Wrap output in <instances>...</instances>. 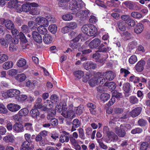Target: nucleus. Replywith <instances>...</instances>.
Returning a JSON list of instances; mask_svg holds the SVG:
<instances>
[{
	"label": "nucleus",
	"mask_w": 150,
	"mask_h": 150,
	"mask_svg": "<svg viewBox=\"0 0 150 150\" xmlns=\"http://www.w3.org/2000/svg\"><path fill=\"white\" fill-rule=\"evenodd\" d=\"M50 99L51 100H47L45 102L46 105L49 104L48 106L50 108L52 107L53 103H56L58 102L59 101V97L56 94H53L50 97Z\"/></svg>",
	"instance_id": "nucleus-7"
},
{
	"label": "nucleus",
	"mask_w": 150,
	"mask_h": 150,
	"mask_svg": "<svg viewBox=\"0 0 150 150\" xmlns=\"http://www.w3.org/2000/svg\"><path fill=\"white\" fill-rule=\"evenodd\" d=\"M32 35L33 39L36 42L39 43L42 42V37L36 31H33Z\"/></svg>",
	"instance_id": "nucleus-13"
},
{
	"label": "nucleus",
	"mask_w": 150,
	"mask_h": 150,
	"mask_svg": "<svg viewBox=\"0 0 150 150\" xmlns=\"http://www.w3.org/2000/svg\"><path fill=\"white\" fill-rule=\"evenodd\" d=\"M48 29L52 33L55 34L57 31V27L55 24H52L49 26Z\"/></svg>",
	"instance_id": "nucleus-36"
},
{
	"label": "nucleus",
	"mask_w": 150,
	"mask_h": 150,
	"mask_svg": "<svg viewBox=\"0 0 150 150\" xmlns=\"http://www.w3.org/2000/svg\"><path fill=\"white\" fill-rule=\"evenodd\" d=\"M103 133L106 134L108 137L105 141L108 143H110L112 141H117L118 139V137L114 132L112 131H110L109 129L107 127L105 126L103 128Z\"/></svg>",
	"instance_id": "nucleus-4"
},
{
	"label": "nucleus",
	"mask_w": 150,
	"mask_h": 150,
	"mask_svg": "<svg viewBox=\"0 0 150 150\" xmlns=\"http://www.w3.org/2000/svg\"><path fill=\"white\" fill-rule=\"evenodd\" d=\"M78 131L79 137L81 139L84 140L85 139L84 132L83 129L80 128L77 129Z\"/></svg>",
	"instance_id": "nucleus-41"
},
{
	"label": "nucleus",
	"mask_w": 150,
	"mask_h": 150,
	"mask_svg": "<svg viewBox=\"0 0 150 150\" xmlns=\"http://www.w3.org/2000/svg\"><path fill=\"white\" fill-rule=\"evenodd\" d=\"M112 97L119 99L122 97V95L121 93L114 91L112 93Z\"/></svg>",
	"instance_id": "nucleus-60"
},
{
	"label": "nucleus",
	"mask_w": 150,
	"mask_h": 150,
	"mask_svg": "<svg viewBox=\"0 0 150 150\" xmlns=\"http://www.w3.org/2000/svg\"><path fill=\"white\" fill-rule=\"evenodd\" d=\"M13 128L14 131L17 133L22 132L24 130L23 126L20 123H16L13 125Z\"/></svg>",
	"instance_id": "nucleus-16"
},
{
	"label": "nucleus",
	"mask_w": 150,
	"mask_h": 150,
	"mask_svg": "<svg viewBox=\"0 0 150 150\" xmlns=\"http://www.w3.org/2000/svg\"><path fill=\"white\" fill-rule=\"evenodd\" d=\"M102 76L100 73L98 72L96 76L91 79L88 82L89 84L91 86H94L96 85L103 84L105 81L104 77Z\"/></svg>",
	"instance_id": "nucleus-3"
},
{
	"label": "nucleus",
	"mask_w": 150,
	"mask_h": 150,
	"mask_svg": "<svg viewBox=\"0 0 150 150\" xmlns=\"http://www.w3.org/2000/svg\"><path fill=\"white\" fill-rule=\"evenodd\" d=\"M0 43L1 45L4 48H7L9 43L4 38L0 39Z\"/></svg>",
	"instance_id": "nucleus-48"
},
{
	"label": "nucleus",
	"mask_w": 150,
	"mask_h": 150,
	"mask_svg": "<svg viewBox=\"0 0 150 150\" xmlns=\"http://www.w3.org/2000/svg\"><path fill=\"white\" fill-rule=\"evenodd\" d=\"M31 7L29 4H23L22 9L24 12H28L31 9Z\"/></svg>",
	"instance_id": "nucleus-54"
},
{
	"label": "nucleus",
	"mask_w": 150,
	"mask_h": 150,
	"mask_svg": "<svg viewBox=\"0 0 150 150\" xmlns=\"http://www.w3.org/2000/svg\"><path fill=\"white\" fill-rule=\"evenodd\" d=\"M48 20L45 18L42 17H37L35 20L37 24L39 25H44L45 27H47L49 25L48 21L54 22V18L53 16L49 15L48 16Z\"/></svg>",
	"instance_id": "nucleus-5"
},
{
	"label": "nucleus",
	"mask_w": 150,
	"mask_h": 150,
	"mask_svg": "<svg viewBox=\"0 0 150 150\" xmlns=\"http://www.w3.org/2000/svg\"><path fill=\"white\" fill-rule=\"evenodd\" d=\"M74 110L76 114L80 115L82 113L83 109L82 106H79L75 108Z\"/></svg>",
	"instance_id": "nucleus-58"
},
{
	"label": "nucleus",
	"mask_w": 150,
	"mask_h": 150,
	"mask_svg": "<svg viewBox=\"0 0 150 150\" xmlns=\"http://www.w3.org/2000/svg\"><path fill=\"white\" fill-rule=\"evenodd\" d=\"M7 108L10 111L14 112L18 111L21 107L20 105L17 104L10 103L8 104Z\"/></svg>",
	"instance_id": "nucleus-9"
},
{
	"label": "nucleus",
	"mask_w": 150,
	"mask_h": 150,
	"mask_svg": "<svg viewBox=\"0 0 150 150\" xmlns=\"http://www.w3.org/2000/svg\"><path fill=\"white\" fill-rule=\"evenodd\" d=\"M26 76L23 73L18 74L15 77L16 79L20 82L24 81L26 79Z\"/></svg>",
	"instance_id": "nucleus-38"
},
{
	"label": "nucleus",
	"mask_w": 150,
	"mask_h": 150,
	"mask_svg": "<svg viewBox=\"0 0 150 150\" xmlns=\"http://www.w3.org/2000/svg\"><path fill=\"white\" fill-rule=\"evenodd\" d=\"M130 102L133 104L137 103L138 101L137 98L135 96H131L129 98Z\"/></svg>",
	"instance_id": "nucleus-55"
},
{
	"label": "nucleus",
	"mask_w": 150,
	"mask_h": 150,
	"mask_svg": "<svg viewBox=\"0 0 150 150\" xmlns=\"http://www.w3.org/2000/svg\"><path fill=\"white\" fill-rule=\"evenodd\" d=\"M89 25V30L88 31V35L89 36H93L95 35L97 32V28L94 25L90 24Z\"/></svg>",
	"instance_id": "nucleus-19"
},
{
	"label": "nucleus",
	"mask_w": 150,
	"mask_h": 150,
	"mask_svg": "<svg viewBox=\"0 0 150 150\" xmlns=\"http://www.w3.org/2000/svg\"><path fill=\"white\" fill-rule=\"evenodd\" d=\"M67 25L69 28L71 29H74L76 28L77 26L76 23L74 22H71L69 23Z\"/></svg>",
	"instance_id": "nucleus-59"
},
{
	"label": "nucleus",
	"mask_w": 150,
	"mask_h": 150,
	"mask_svg": "<svg viewBox=\"0 0 150 150\" xmlns=\"http://www.w3.org/2000/svg\"><path fill=\"white\" fill-rule=\"evenodd\" d=\"M8 58V56L5 54H0V64H1L7 60Z\"/></svg>",
	"instance_id": "nucleus-45"
},
{
	"label": "nucleus",
	"mask_w": 150,
	"mask_h": 150,
	"mask_svg": "<svg viewBox=\"0 0 150 150\" xmlns=\"http://www.w3.org/2000/svg\"><path fill=\"white\" fill-rule=\"evenodd\" d=\"M84 67L86 70H88L89 69H94L96 68V65L95 63L89 62L85 64L84 65Z\"/></svg>",
	"instance_id": "nucleus-21"
},
{
	"label": "nucleus",
	"mask_w": 150,
	"mask_h": 150,
	"mask_svg": "<svg viewBox=\"0 0 150 150\" xmlns=\"http://www.w3.org/2000/svg\"><path fill=\"white\" fill-rule=\"evenodd\" d=\"M43 40L45 43L49 44L52 42V38L50 35L47 34L44 36Z\"/></svg>",
	"instance_id": "nucleus-28"
},
{
	"label": "nucleus",
	"mask_w": 150,
	"mask_h": 150,
	"mask_svg": "<svg viewBox=\"0 0 150 150\" xmlns=\"http://www.w3.org/2000/svg\"><path fill=\"white\" fill-rule=\"evenodd\" d=\"M84 7V3L81 0H72L70 2L69 6L70 9L76 14Z\"/></svg>",
	"instance_id": "nucleus-2"
},
{
	"label": "nucleus",
	"mask_w": 150,
	"mask_h": 150,
	"mask_svg": "<svg viewBox=\"0 0 150 150\" xmlns=\"http://www.w3.org/2000/svg\"><path fill=\"white\" fill-rule=\"evenodd\" d=\"M30 115L35 119H37L40 115V112L37 108L33 109L30 112Z\"/></svg>",
	"instance_id": "nucleus-31"
},
{
	"label": "nucleus",
	"mask_w": 150,
	"mask_h": 150,
	"mask_svg": "<svg viewBox=\"0 0 150 150\" xmlns=\"http://www.w3.org/2000/svg\"><path fill=\"white\" fill-rule=\"evenodd\" d=\"M123 89L126 93H129L131 89V86L130 83H124L123 85Z\"/></svg>",
	"instance_id": "nucleus-37"
},
{
	"label": "nucleus",
	"mask_w": 150,
	"mask_h": 150,
	"mask_svg": "<svg viewBox=\"0 0 150 150\" xmlns=\"http://www.w3.org/2000/svg\"><path fill=\"white\" fill-rule=\"evenodd\" d=\"M119 29L121 31H124L126 29V24L122 21H119L117 23Z\"/></svg>",
	"instance_id": "nucleus-33"
},
{
	"label": "nucleus",
	"mask_w": 150,
	"mask_h": 150,
	"mask_svg": "<svg viewBox=\"0 0 150 150\" xmlns=\"http://www.w3.org/2000/svg\"><path fill=\"white\" fill-rule=\"evenodd\" d=\"M121 35L122 38L125 39L129 40L131 38L132 34L127 31H126L123 32Z\"/></svg>",
	"instance_id": "nucleus-43"
},
{
	"label": "nucleus",
	"mask_w": 150,
	"mask_h": 150,
	"mask_svg": "<svg viewBox=\"0 0 150 150\" xmlns=\"http://www.w3.org/2000/svg\"><path fill=\"white\" fill-rule=\"evenodd\" d=\"M18 37L23 42L26 43L27 42L24 35L21 32L19 33V34L18 35Z\"/></svg>",
	"instance_id": "nucleus-53"
},
{
	"label": "nucleus",
	"mask_w": 150,
	"mask_h": 150,
	"mask_svg": "<svg viewBox=\"0 0 150 150\" xmlns=\"http://www.w3.org/2000/svg\"><path fill=\"white\" fill-rule=\"evenodd\" d=\"M21 4V2L18 1L17 0H11L8 2V6L9 8H15L17 12L20 13L23 11V5Z\"/></svg>",
	"instance_id": "nucleus-6"
},
{
	"label": "nucleus",
	"mask_w": 150,
	"mask_h": 150,
	"mask_svg": "<svg viewBox=\"0 0 150 150\" xmlns=\"http://www.w3.org/2000/svg\"><path fill=\"white\" fill-rule=\"evenodd\" d=\"M110 96L107 93H104L102 94L100 96V99L104 102L107 101L110 99Z\"/></svg>",
	"instance_id": "nucleus-35"
},
{
	"label": "nucleus",
	"mask_w": 150,
	"mask_h": 150,
	"mask_svg": "<svg viewBox=\"0 0 150 150\" xmlns=\"http://www.w3.org/2000/svg\"><path fill=\"white\" fill-rule=\"evenodd\" d=\"M123 4L130 10H137L139 8L137 4L129 1H125Z\"/></svg>",
	"instance_id": "nucleus-12"
},
{
	"label": "nucleus",
	"mask_w": 150,
	"mask_h": 150,
	"mask_svg": "<svg viewBox=\"0 0 150 150\" xmlns=\"http://www.w3.org/2000/svg\"><path fill=\"white\" fill-rule=\"evenodd\" d=\"M100 40L98 38H95L92 40L89 44V46L92 48L98 47L101 43Z\"/></svg>",
	"instance_id": "nucleus-15"
},
{
	"label": "nucleus",
	"mask_w": 150,
	"mask_h": 150,
	"mask_svg": "<svg viewBox=\"0 0 150 150\" xmlns=\"http://www.w3.org/2000/svg\"><path fill=\"white\" fill-rule=\"evenodd\" d=\"M29 110L27 108H23L21 109L18 114L21 116H25L28 113Z\"/></svg>",
	"instance_id": "nucleus-34"
},
{
	"label": "nucleus",
	"mask_w": 150,
	"mask_h": 150,
	"mask_svg": "<svg viewBox=\"0 0 150 150\" xmlns=\"http://www.w3.org/2000/svg\"><path fill=\"white\" fill-rule=\"evenodd\" d=\"M144 28L143 25L141 23H139L137 24L134 31L137 34H140L143 31Z\"/></svg>",
	"instance_id": "nucleus-27"
},
{
	"label": "nucleus",
	"mask_w": 150,
	"mask_h": 150,
	"mask_svg": "<svg viewBox=\"0 0 150 150\" xmlns=\"http://www.w3.org/2000/svg\"><path fill=\"white\" fill-rule=\"evenodd\" d=\"M141 110L142 109L141 108L137 107L130 112V115L133 117H135L140 114Z\"/></svg>",
	"instance_id": "nucleus-25"
},
{
	"label": "nucleus",
	"mask_w": 150,
	"mask_h": 150,
	"mask_svg": "<svg viewBox=\"0 0 150 150\" xmlns=\"http://www.w3.org/2000/svg\"><path fill=\"white\" fill-rule=\"evenodd\" d=\"M3 139L6 143H13L14 141V136L11 134H9L4 137Z\"/></svg>",
	"instance_id": "nucleus-24"
},
{
	"label": "nucleus",
	"mask_w": 150,
	"mask_h": 150,
	"mask_svg": "<svg viewBox=\"0 0 150 150\" xmlns=\"http://www.w3.org/2000/svg\"><path fill=\"white\" fill-rule=\"evenodd\" d=\"M30 11V13L33 15H37L40 13V11L36 8H32Z\"/></svg>",
	"instance_id": "nucleus-56"
},
{
	"label": "nucleus",
	"mask_w": 150,
	"mask_h": 150,
	"mask_svg": "<svg viewBox=\"0 0 150 150\" xmlns=\"http://www.w3.org/2000/svg\"><path fill=\"white\" fill-rule=\"evenodd\" d=\"M105 86H108L110 89L114 90L116 88V85L115 83L110 82H106L104 84Z\"/></svg>",
	"instance_id": "nucleus-32"
},
{
	"label": "nucleus",
	"mask_w": 150,
	"mask_h": 150,
	"mask_svg": "<svg viewBox=\"0 0 150 150\" xmlns=\"http://www.w3.org/2000/svg\"><path fill=\"white\" fill-rule=\"evenodd\" d=\"M137 61V58L136 55H132L129 59V62L130 64H133L135 63Z\"/></svg>",
	"instance_id": "nucleus-51"
},
{
	"label": "nucleus",
	"mask_w": 150,
	"mask_h": 150,
	"mask_svg": "<svg viewBox=\"0 0 150 150\" xmlns=\"http://www.w3.org/2000/svg\"><path fill=\"white\" fill-rule=\"evenodd\" d=\"M13 63L11 61H8L5 62L2 65V68L5 70H8L12 67Z\"/></svg>",
	"instance_id": "nucleus-29"
},
{
	"label": "nucleus",
	"mask_w": 150,
	"mask_h": 150,
	"mask_svg": "<svg viewBox=\"0 0 150 150\" xmlns=\"http://www.w3.org/2000/svg\"><path fill=\"white\" fill-rule=\"evenodd\" d=\"M74 74L77 78L78 79L82 78L84 74L83 72L81 71H75L74 73Z\"/></svg>",
	"instance_id": "nucleus-50"
},
{
	"label": "nucleus",
	"mask_w": 150,
	"mask_h": 150,
	"mask_svg": "<svg viewBox=\"0 0 150 150\" xmlns=\"http://www.w3.org/2000/svg\"><path fill=\"white\" fill-rule=\"evenodd\" d=\"M4 23L6 27L8 30L12 29L14 27L13 23L11 21L9 20H4Z\"/></svg>",
	"instance_id": "nucleus-26"
},
{
	"label": "nucleus",
	"mask_w": 150,
	"mask_h": 150,
	"mask_svg": "<svg viewBox=\"0 0 150 150\" xmlns=\"http://www.w3.org/2000/svg\"><path fill=\"white\" fill-rule=\"evenodd\" d=\"M69 140V137L64 135H61L59 138V141L62 143L68 142Z\"/></svg>",
	"instance_id": "nucleus-40"
},
{
	"label": "nucleus",
	"mask_w": 150,
	"mask_h": 150,
	"mask_svg": "<svg viewBox=\"0 0 150 150\" xmlns=\"http://www.w3.org/2000/svg\"><path fill=\"white\" fill-rule=\"evenodd\" d=\"M26 61L25 59L21 58L18 60L16 64L18 67H24L25 69H26L28 67V66L26 65Z\"/></svg>",
	"instance_id": "nucleus-18"
},
{
	"label": "nucleus",
	"mask_w": 150,
	"mask_h": 150,
	"mask_svg": "<svg viewBox=\"0 0 150 150\" xmlns=\"http://www.w3.org/2000/svg\"><path fill=\"white\" fill-rule=\"evenodd\" d=\"M17 70L12 69L9 71V74L12 76H14L18 73Z\"/></svg>",
	"instance_id": "nucleus-64"
},
{
	"label": "nucleus",
	"mask_w": 150,
	"mask_h": 150,
	"mask_svg": "<svg viewBox=\"0 0 150 150\" xmlns=\"http://www.w3.org/2000/svg\"><path fill=\"white\" fill-rule=\"evenodd\" d=\"M44 25H40L37 28V30L38 33L39 34L44 35L47 34L48 31Z\"/></svg>",
	"instance_id": "nucleus-23"
},
{
	"label": "nucleus",
	"mask_w": 150,
	"mask_h": 150,
	"mask_svg": "<svg viewBox=\"0 0 150 150\" xmlns=\"http://www.w3.org/2000/svg\"><path fill=\"white\" fill-rule=\"evenodd\" d=\"M73 18L72 15L71 13L66 14L62 16V19L65 21L71 20Z\"/></svg>",
	"instance_id": "nucleus-44"
},
{
	"label": "nucleus",
	"mask_w": 150,
	"mask_h": 150,
	"mask_svg": "<svg viewBox=\"0 0 150 150\" xmlns=\"http://www.w3.org/2000/svg\"><path fill=\"white\" fill-rule=\"evenodd\" d=\"M115 130L116 133L120 137H124L126 134L125 130L121 129L120 127H116L115 128Z\"/></svg>",
	"instance_id": "nucleus-20"
},
{
	"label": "nucleus",
	"mask_w": 150,
	"mask_h": 150,
	"mask_svg": "<svg viewBox=\"0 0 150 150\" xmlns=\"http://www.w3.org/2000/svg\"><path fill=\"white\" fill-rule=\"evenodd\" d=\"M8 112V110L6 107L2 104H0V113L6 114Z\"/></svg>",
	"instance_id": "nucleus-52"
},
{
	"label": "nucleus",
	"mask_w": 150,
	"mask_h": 150,
	"mask_svg": "<svg viewBox=\"0 0 150 150\" xmlns=\"http://www.w3.org/2000/svg\"><path fill=\"white\" fill-rule=\"evenodd\" d=\"M148 145V144L147 142L143 143L141 145L140 150H146Z\"/></svg>",
	"instance_id": "nucleus-63"
},
{
	"label": "nucleus",
	"mask_w": 150,
	"mask_h": 150,
	"mask_svg": "<svg viewBox=\"0 0 150 150\" xmlns=\"http://www.w3.org/2000/svg\"><path fill=\"white\" fill-rule=\"evenodd\" d=\"M34 148L33 145L30 146V143L28 141H24L22 143L20 150H31Z\"/></svg>",
	"instance_id": "nucleus-17"
},
{
	"label": "nucleus",
	"mask_w": 150,
	"mask_h": 150,
	"mask_svg": "<svg viewBox=\"0 0 150 150\" xmlns=\"http://www.w3.org/2000/svg\"><path fill=\"white\" fill-rule=\"evenodd\" d=\"M145 64V61L141 60L139 61L134 67V69L137 71L141 72L144 69V67Z\"/></svg>",
	"instance_id": "nucleus-10"
},
{
	"label": "nucleus",
	"mask_w": 150,
	"mask_h": 150,
	"mask_svg": "<svg viewBox=\"0 0 150 150\" xmlns=\"http://www.w3.org/2000/svg\"><path fill=\"white\" fill-rule=\"evenodd\" d=\"M79 11L76 12V16L80 17L81 18L86 17L89 14V12L88 10H82V9L79 10Z\"/></svg>",
	"instance_id": "nucleus-14"
},
{
	"label": "nucleus",
	"mask_w": 150,
	"mask_h": 150,
	"mask_svg": "<svg viewBox=\"0 0 150 150\" xmlns=\"http://www.w3.org/2000/svg\"><path fill=\"white\" fill-rule=\"evenodd\" d=\"M100 73L102 74L101 76L103 77V76L105 77L108 80L112 81L115 76V73L112 71H108L103 73Z\"/></svg>",
	"instance_id": "nucleus-8"
},
{
	"label": "nucleus",
	"mask_w": 150,
	"mask_h": 150,
	"mask_svg": "<svg viewBox=\"0 0 150 150\" xmlns=\"http://www.w3.org/2000/svg\"><path fill=\"white\" fill-rule=\"evenodd\" d=\"M90 24H86L83 25L81 28V30L82 32L88 35V29H89Z\"/></svg>",
	"instance_id": "nucleus-49"
},
{
	"label": "nucleus",
	"mask_w": 150,
	"mask_h": 150,
	"mask_svg": "<svg viewBox=\"0 0 150 150\" xmlns=\"http://www.w3.org/2000/svg\"><path fill=\"white\" fill-rule=\"evenodd\" d=\"M8 93L9 97H16L19 96L21 94V91L18 90L13 89L8 91Z\"/></svg>",
	"instance_id": "nucleus-11"
},
{
	"label": "nucleus",
	"mask_w": 150,
	"mask_h": 150,
	"mask_svg": "<svg viewBox=\"0 0 150 150\" xmlns=\"http://www.w3.org/2000/svg\"><path fill=\"white\" fill-rule=\"evenodd\" d=\"M42 100L40 97H38L37 98L35 101V108H41L42 104Z\"/></svg>",
	"instance_id": "nucleus-39"
},
{
	"label": "nucleus",
	"mask_w": 150,
	"mask_h": 150,
	"mask_svg": "<svg viewBox=\"0 0 150 150\" xmlns=\"http://www.w3.org/2000/svg\"><path fill=\"white\" fill-rule=\"evenodd\" d=\"M143 131L142 129L140 128H137L132 130L131 133L133 134H139L141 133Z\"/></svg>",
	"instance_id": "nucleus-61"
},
{
	"label": "nucleus",
	"mask_w": 150,
	"mask_h": 150,
	"mask_svg": "<svg viewBox=\"0 0 150 150\" xmlns=\"http://www.w3.org/2000/svg\"><path fill=\"white\" fill-rule=\"evenodd\" d=\"M131 16L134 18L139 19L142 17V15L140 13L136 12H133L131 13Z\"/></svg>",
	"instance_id": "nucleus-47"
},
{
	"label": "nucleus",
	"mask_w": 150,
	"mask_h": 150,
	"mask_svg": "<svg viewBox=\"0 0 150 150\" xmlns=\"http://www.w3.org/2000/svg\"><path fill=\"white\" fill-rule=\"evenodd\" d=\"M129 81L132 82H133L135 83L139 82V79L138 77H136L134 76H132L130 77Z\"/></svg>",
	"instance_id": "nucleus-57"
},
{
	"label": "nucleus",
	"mask_w": 150,
	"mask_h": 150,
	"mask_svg": "<svg viewBox=\"0 0 150 150\" xmlns=\"http://www.w3.org/2000/svg\"><path fill=\"white\" fill-rule=\"evenodd\" d=\"M73 106L72 105H70L68 108L62 109L60 105H57L55 108V110L57 112H60L62 110V115L65 118L70 117L73 118L75 117V115L74 113Z\"/></svg>",
	"instance_id": "nucleus-1"
},
{
	"label": "nucleus",
	"mask_w": 150,
	"mask_h": 150,
	"mask_svg": "<svg viewBox=\"0 0 150 150\" xmlns=\"http://www.w3.org/2000/svg\"><path fill=\"white\" fill-rule=\"evenodd\" d=\"M28 25L30 28L33 30H36L37 26L36 22L33 21H29L28 23Z\"/></svg>",
	"instance_id": "nucleus-46"
},
{
	"label": "nucleus",
	"mask_w": 150,
	"mask_h": 150,
	"mask_svg": "<svg viewBox=\"0 0 150 150\" xmlns=\"http://www.w3.org/2000/svg\"><path fill=\"white\" fill-rule=\"evenodd\" d=\"M71 144L73 146V148L76 150H81V148L80 146L78 144L76 140L72 139L71 140Z\"/></svg>",
	"instance_id": "nucleus-30"
},
{
	"label": "nucleus",
	"mask_w": 150,
	"mask_h": 150,
	"mask_svg": "<svg viewBox=\"0 0 150 150\" xmlns=\"http://www.w3.org/2000/svg\"><path fill=\"white\" fill-rule=\"evenodd\" d=\"M73 126L71 131H74L76 130V128L79 127L81 125L80 121L77 119H74L73 121Z\"/></svg>",
	"instance_id": "nucleus-22"
},
{
	"label": "nucleus",
	"mask_w": 150,
	"mask_h": 150,
	"mask_svg": "<svg viewBox=\"0 0 150 150\" xmlns=\"http://www.w3.org/2000/svg\"><path fill=\"white\" fill-rule=\"evenodd\" d=\"M56 114V112L54 110H51V112H49L47 116V119L51 120L54 118V116Z\"/></svg>",
	"instance_id": "nucleus-42"
},
{
	"label": "nucleus",
	"mask_w": 150,
	"mask_h": 150,
	"mask_svg": "<svg viewBox=\"0 0 150 150\" xmlns=\"http://www.w3.org/2000/svg\"><path fill=\"white\" fill-rule=\"evenodd\" d=\"M96 3L99 6L104 8H106L107 7L104 4V2L101 1L97 0L96 1Z\"/></svg>",
	"instance_id": "nucleus-62"
}]
</instances>
